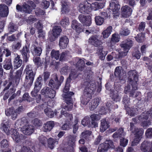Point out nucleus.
I'll return each instance as SVG.
<instances>
[{
  "instance_id": "obj_1",
  "label": "nucleus",
  "mask_w": 152,
  "mask_h": 152,
  "mask_svg": "<svg viewBox=\"0 0 152 152\" xmlns=\"http://www.w3.org/2000/svg\"><path fill=\"white\" fill-rule=\"evenodd\" d=\"M74 94V93L73 92H70L67 94L63 95V97L64 98L65 102L62 104L61 107L62 109L61 112V115L58 116L59 118L62 117V115H64L70 121L72 120V115L68 113L66 111L63 110V109L69 111L71 110L73 105L71 96Z\"/></svg>"
},
{
  "instance_id": "obj_2",
  "label": "nucleus",
  "mask_w": 152,
  "mask_h": 152,
  "mask_svg": "<svg viewBox=\"0 0 152 152\" xmlns=\"http://www.w3.org/2000/svg\"><path fill=\"white\" fill-rule=\"evenodd\" d=\"M1 129L3 130L7 135L11 134L12 138L16 142L23 138L22 134H20L16 129H13L9 130V121L8 120L3 121L1 125Z\"/></svg>"
},
{
  "instance_id": "obj_3",
  "label": "nucleus",
  "mask_w": 152,
  "mask_h": 152,
  "mask_svg": "<svg viewBox=\"0 0 152 152\" xmlns=\"http://www.w3.org/2000/svg\"><path fill=\"white\" fill-rule=\"evenodd\" d=\"M88 87H86L84 91L83 95L81 98V103L86 105L90 100L92 95L93 94L96 89V86L93 83H89Z\"/></svg>"
},
{
  "instance_id": "obj_4",
  "label": "nucleus",
  "mask_w": 152,
  "mask_h": 152,
  "mask_svg": "<svg viewBox=\"0 0 152 152\" xmlns=\"http://www.w3.org/2000/svg\"><path fill=\"white\" fill-rule=\"evenodd\" d=\"M32 68L31 65H28L26 66L24 71L26 76L24 85L27 88H29L31 86L34 79L35 74Z\"/></svg>"
},
{
  "instance_id": "obj_5",
  "label": "nucleus",
  "mask_w": 152,
  "mask_h": 152,
  "mask_svg": "<svg viewBox=\"0 0 152 152\" xmlns=\"http://www.w3.org/2000/svg\"><path fill=\"white\" fill-rule=\"evenodd\" d=\"M129 74L130 75V79L131 82L132 80H134V83L132 84V91L129 93V96L135 98L141 94L140 92L135 91L137 89V82L138 80V76L136 71L135 70L130 71L129 72Z\"/></svg>"
},
{
  "instance_id": "obj_6",
  "label": "nucleus",
  "mask_w": 152,
  "mask_h": 152,
  "mask_svg": "<svg viewBox=\"0 0 152 152\" xmlns=\"http://www.w3.org/2000/svg\"><path fill=\"white\" fill-rule=\"evenodd\" d=\"M130 130L132 132L134 133L135 135L132 144L133 146H134L140 142L144 133V130L142 129H138L135 127L134 124L132 122L130 123Z\"/></svg>"
},
{
  "instance_id": "obj_7",
  "label": "nucleus",
  "mask_w": 152,
  "mask_h": 152,
  "mask_svg": "<svg viewBox=\"0 0 152 152\" xmlns=\"http://www.w3.org/2000/svg\"><path fill=\"white\" fill-rule=\"evenodd\" d=\"M120 45L124 51L119 52L118 56L115 57L117 58H120L127 55L129 50L132 46V41L130 39H127L122 42Z\"/></svg>"
},
{
  "instance_id": "obj_8",
  "label": "nucleus",
  "mask_w": 152,
  "mask_h": 152,
  "mask_svg": "<svg viewBox=\"0 0 152 152\" xmlns=\"http://www.w3.org/2000/svg\"><path fill=\"white\" fill-rule=\"evenodd\" d=\"M150 117L152 118V110L151 109L143 112L139 117L138 119L141 122L143 127H147L151 125V121L148 120Z\"/></svg>"
},
{
  "instance_id": "obj_9",
  "label": "nucleus",
  "mask_w": 152,
  "mask_h": 152,
  "mask_svg": "<svg viewBox=\"0 0 152 152\" xmlns=\"http://www.w3.org/2000/svg\"><path fill=\"white\" fill-rule=\"evenodd\" d=\"M42 109H44L45 113L49 118H51L54 116V114L58 116L60 115L59 113L58 112L57 110H55L54 112L52 111L51 109L48 107V103L45 102L42 104L41 106Z\"/></svg>"
},
{
  "instance_id": "obj_10",
  "label": "nucleus",
  "mask_w": 152,
  "mask_h": 152,
  "mask_svg": "<svg viewBox=\"0 0 152 152\" xmlns=\"http://www.w3.org/2000/svg\"><path fill=\"white\" fill-rule=\"evenodd\" d=\"M110 9L112 10L113 16L115 18L118 17L119 15V10L120 7L119 2L116 0H113L110 3Z\"/></svg>"
},
{
  "instance_id": "obj_11",
  "label": "nucleus",
  "mask_w": 152,
  "mask_h": 152,
  "mask_svg": "<svg viewBox=\"0 0 152 152\" xmlns=\"http://www.w3.org/2000/svg\"><path fill=\"white\" fill-rule=\"evenodd\" d=\"M42 78L41 77H39L37 78L35 84V87L33 90L31 92V95L33 97L37 96L39 94L38 93L39 92L42 86L41 83Z\"/></svg>"
},
{
  "instance_id": "obj_12",
  "label": "nucleus",
  "mask_w": 152,
  "mask_h": 152,
  "mask_svg": "<svg viewBox=\"0 0 152 152\" xmlns=\"http://www.w3.org/2000/svg\"><path fill=\"white\" fill-rule=\"evenodd\" d=\"M41 94L46 97L53 98L56 94L54 90L48 87H44L41 91Z\"/></svg>"
},
{
  "instance_id": "obj_13",
  "label": "nucleus",
  "mask_w": 152,
  "mask_h": 152,
  "mask_svg": "<svg viewBox=\"0 0 152 152\" xmlns=\"http://www.w3.org/2000/svg\"><path fill=\"white\" fill-rule=\"evenodd\" d=\"M91 4L86 1L81 3L79 6V11L82 13H88L91 10Z\"/></svg>"
},
{
  "instance_id": "obj_14",
  "label": "nucleus",
  "mask_w": 152,
  "mask_h": 152,
  "mask_svg": "<svg viewBox=\"0 0 152 152\" xmlns=\"http://www.w3.org/2000/svg\"><path fill=\"white\" fill-rule=\"evenodd\" d=\"M140 149L143 152H152V141L151 144L148 141H143L141 145Z\"/></svg>"
},
{
  "instance_id": "obj_15",
  "label": "nucleus",
  "mask_w": 152,
  "mask_h": 152,
  "mask_svg": "<svg viewBox=\"0 0 152 152\" xmlns=\"http://www.w3.org/2000/svg\"><path fill=\"white\" fill-rule=\"evenodd\" d=\"M61 31L62 30L60 26H55L54 27L53 29V36L52 37L51 35L49 36L50 41L52 42L55 40L56 38L60 34Z\"/></svg>"
},
{
  "instance_id": "obj_16",
  "label": "nucleus",
  "mask_w": 152,
  "mask_h": 152,
  "mask_svg": "<svg viewBox=\"0 0 152 152\" xmlns=\"http://www.w3.org/2000/svg\"><path fill=\"white\" fill-rule=\"evenodd\" d=\"M21 130L24 134L26 135H30L34 132V128L31 125H27L23 126Z\"/></svg>"
},
{
  "instance_id": "obj_17",
  "label": "nucleus",
  "mask_w": 152,
  "mask_h": 152,
  "mask_svg": "<svg viewBox=\"0 0 152 152\" xmlns=\"http://www.w3.org/2000/svg\"><path fill=\"white\" fill-rule=\"evenodd\" d=\"M121 13L123 17H127L131 15L132 12V9L129 6L125 5L121 8Z\"/></svg>"
},
{
  "instance_id": "obj_18",
  "label": "nucleus",
  "mask_w": 152,
  "mask_h": 152,
  "mask_svg": "<svg viewBox=\"0 0 152 152\" xmlns=\"http://www.w3.org/2000/svg\"><path fill=\"white\" fill-rule=\"evenodd\" d=\"M20 52L22 55L23 59V61L26 62L28 61V55L30 53L29 48L25 45L20 50Z\"/></svg>"
},
{
  "instance_id": "obj_19",
  "label": "nucleus",
  "mask_w": 152,
  "mask_h": 152,
  "mask_svg": "<svg viewBox=\"0 0 152 152\" xmlns=\"http://www.w3.org/2000/svg\"><path fill=\"white\" fill-rule=\"evenodd\" d=\"M111 105L110 102H107L105 106L102 107L100 108L98 115H104L109 112L111 110Z\"/></svg>"
},
{
  "instance_id": "obj_20",
  "label": "nucleus",
  "mask_w": 152,
  "mask_h": 152,
  "mask_svg": "<svg viewBox=\"0 0 152 152\" xmlns=\"http://www.w3.org/2000/svg\"><path fill=\"white\" fill-rule=\"evenodd\" d=\"M76 137V136L73 135H70L68 137L69 140V145H70V150L69 149L67 152H74V147L75 145Z\"/></svg>"
},
{
  "instance_id": "obj_21",
  "label": "nucleus",
  "mask_w": 152,
  "mask_h": 152,
  "mask_svg": "<svg viewBox=\"0 0 152 152\" xmlns=\"http://www.w3.org/2000/svg\"><path fill=\"white\" fill-rule=\"evenodd\" d=\"M68 42L69 39L66 36H62L59 40V45L60 48L62 49L65 48L67 47Z\"/></svg>"
},
{
  "instance_id": "obj_22",
  "label": "nucleus",
  "mask_w": 152,
  "mask_h": 152,
  "mask_svg": "<svg viewBox=\"0 0 152 152\" xmlns=\"http://www.w3.org/2000/svg\"><path fill=\"white\" fill-rule=\"evenodd\" d=\"M54 125V122L53 121H48L43 124L42 130L44 132H49L53 129Z\"/></svg>"
},
{
  "instance_id": "obj_23",
  "label": "nucleus",
  "mask_w": 152,
  "mask_h": 152,
  "mask_svg": "<svg viewBox=\"0 0 152 152\" xmlns=\"http://www.w3.org/2000/svg\"><path fill=\"white\" fill-rule=\"evenodd\" d=\"M9 14L8 7L4 4L0 5V15L2 17L7 16Z\"/></svg>"
},
{
  "instance_id": "obj_24",
  "label": "nucleus",
  "mask_w": 152,
  "mask_h": 152,
  "mask_svg": "<svg viewBox=\"0 0 152 152\" xmlns=\"http://www.w3.org/2000/svg\"><path fill=\"white\" fill-rule=\"evenodd\" d=\"M74 63L76 64V66L81 70H82L85 65V62L83 59L76 57L74 58Z\"/></svg>"
},
{
  "instance_id": "obj_25",
  "label": "nucleus",
  "mask_w": 152,
  "mask_h": 152,
  "mask_svg": "<svg viewBox=\"0 0 152 152\" xmlns=\"http://www.w3.org/2000/svg\"><path fill=\"white\" fill-rule=\"evenodd\" d=\"M5 114L7 116H11V118L15 120L17 118V114L14 110L13 108L11 107L5 110Z\"/></svg>"
},
{
  "instance_id": "obj_26",
  "label": "nucleus",
  "mask_w": 152,
  "mask_h": 152,
  "mask_svg": "<svg viewBox=\"0 0 152 152\" xmlns=\"http://www.w3.org/2000/svg\"><path fill=\"white\" fill-rule=\"evenodd\" d=\"M90 117L91 119V127H97L98 124L96 121L100 119V115L98 114H93Z\"/></svg>"
},
{
  "instance_id": "obj_27",
  "label": "nucleus",
  "mask_w": 152,
  "mask_h": 152,
  "mask_svg": "<svg viewBox=\"0 0 152 152\" xmlns=\"http://www.w3.org/2000/svg\"><path fill=\"white\" fill-rule=\"evenodd\" d=\"M110 96L113 101L117 102L120 100V97L119 96L118 91L117 90H110Z\"/></svg>"
},
{
  "instance_id": "obj_28",
  "label": "nucleus",
  "mask_w": 152,
  "mask_h": 152,
  "mask_svg": "<svg viewBox=\"0 0 152 152\" xmlns=\"http://www.w3.org/2000/svg\"><path fill=\"white\" fill-rule=\"evenodd\" d=\"M109 123L105 119H103L101 121V125L100 129L101 132H103L109 127Z\"/></svg>"
},
{
  "instance_id": "obj_29",
  "label": "nucleus",
  "mask_w": 152,
  "mask_h": 152,
  "mask_svg": "<svg viewBox=\"0 0 152 152\" xmlns=\"http://www.w3.org/2000/svg\"><path fill=\"white\" fill-rule=\"evenodd\" d=\"M3 67L6 70H9L12 69V66L11 59L7 58L4 61L3 63Z\"/></svg>"
},
{
  "instance_id": "obj_30",
  "label": "nucleus",
  "mask_w": 152,
  "mask_h": 152,
  "mask_svg": "<svg viewBox=\"0 0 152 152\" xmlns=\"http://www.w3.org/2000/svg\"><path fill=\"white\" fill-rule=\"evenodd\" d=\"M112 26H109L103 30L102 34L104 38L106 39L109 37L112 32Z\"/></svg>"
},
{
  "instance_id": "obj_31",
  "label": "nucleus",
  "mask_w": 152,
  "mask_h": 152,
  "mask_svg": "<svg viewBox=\"0 0 152 152\" xmlns=\"http://www.w3.org/2000/svg\"><path fill=\"white\" fill-rule=\"evenodd\" d=\"M58 139L50 138L48 140V147L51 149H53L56 145L58 144Z\"/></svg>"
},
{
  "instance_id": "obj_32",
  "label": "nucleus",
  "mask_w": 152,
  "mask_h": 152,
  "mask_svg": "<svg viewBox=\"0 0 152 152\" xmlns=\"http://www.w3.org/2000/svg\"><path fill=\"white\" fill-rule=\"evenodd\" d=\"M99 98H96L89 103V107L91 110H93L99 104Z\"/></svg>"
},
{
  "instance_id": "obj_33",
  "label": "nucleus",
  "mask_w": 152,
  "mask_h": 152,
  "mask_svg": "<svg viewBox=\"0 0 152 152\" xmlns=\"http://www.w3.org/2000/svg\"><path fill=\"white\" fill-rule=\"evenodd\" d=\"M22 61L20 59V56L17 55V56L15 58L14 61V68L17 69L20 67L22 64Z\"/></svg>"
},
{
  "instance_id": "obj_34",
  "label": "nucleus",
  "mask_w": 152,
  "mask_h": 152,
  "mask_svg": "<svg viewBox=\"0 0 152 152\" xmlns=\"http://www.w3.org/2000/svg\"><path fill=\"white\" fill-rule=\"evenodd\" d=\"M88 42L95 46H97L100 44V41L98 39L96 36H92L89 39Z\"/></svg>"
},
{
  "instance_id": "obj_35",
  "label": "nucleus",
  "mask_w": 152,
  "mask_h": 152,
  "mask_svg": "<svg viewBox=\"0 0 152 152\" xmlns=\"http://www.w3.org/2000/svg\"><path fill=\"white\" fill-rule=\"evenodd\" d=\"M48 85L52 88L55 89H58L60 86V84L55 81L53 79V76L52 78L50 80Z\"/></svg>"
},
{
  "instance_id": "obj_36",
  "label": "nucleus",
  "mask_w": 152,
  "mask_h": 152,
  "mask_svg": "<svg viewBox=\"0 0 152 152\" xmlns=\"http://www.w3.org/2000/svg\"><path fill=\"white\" fill-rule=\"evenodd\" d=\"M129 77L128 81L129 82V84H130L128 85L125 88L124 92L125 94H127L129 92L130 93L132 91V84H133L134 83V80H132V81L131 82V80L130 79V75L129 74ZM132 80H133V78Z\"/></svg>"
},
{
  "instance_id": "obj_37",
  "label": "nucleus",
  "mask_w": 152,
  "mask_h": 152,
  "mask_svg": "<svg viewBox=\"0 0 152 152\" xmlns=\"http://www.w3.org/2000/svg\"><path fill=\"white\" fill-rule=\"evenodd\" d=\"M119 41V38L118 35L116 34H113L112 35L111 40L110 43L108 42V45L112 47L115 43L118 42Z\"/></svg>"
},
{
  "instance_id": "obj_38",
  "label": "nucleus",
  "mask_w": 152,
  "mask_h": 152,
  "mask_svg": "<svg viewBox=\"0 0 152 152\" xmlns=\"http://www.w3.org/2000/svg\"><path fill=\"white\" fill-rule=\"evenodd\" d=\"M28 122L27 120L25 118H22L21 119L17 120L15 124V125L16 127H18L19 126L27 125Z\"/></svg>"
},
{
  "instance_id": "obj_39",
  "label": "nucleus",
  "mask_w": 152,
  "mask_h": 152,
  "mask_svg": "<svg viewBox=\"0 0 152 152\" xmlns=\"http://www.w3.org/2000/svg\"><path fill=\"white\" fill-rule=\"evenodd\" d=\"M103 144L107 150L110 148H115L113 142L111 140H106Z\"/></svg>"
},
{
  "instance_id": "obj_40",
  "label": "nucleus",
  "mask_w": 152,
  "mask_h": 152,
  "mask_svg": "<svg viewBox=\"0 0 152 152\" xmlns=\"http://www.w3.org/2000/svg\"><path fill=\"white\" fill-rule=\"evenodd\" d=\"M32 124L33 125L34 127L37 128L42 126V123L41 121L37 118L34 119L32 122Z\"/></svg>"
},
{
  "instance_id": "obj_41",
  "label": "nucleus",
  "mask_w": 152,
  "mask_h": 152,
  "mask_svg": "<svg viewBox=\"0 0 152 152\" xmlns=\"http://www.w3.org/2000/svg\"><path fill=\"white\" fill-rule=\"evenodd\" d=\"M22 10L24 12L28 14L30 13L32 11L31 7L25 3L23 4Z\"/></svg>"
},
{
  "instance_id": "obj_42",
  "label": "nucleus",
  "mask_w": 152,
  "mask_h": 152,
  "mask_svg": "<svg viewBox=\"0 0 152 152\" xmlns=\"http://www.w3.org/2000/svg\"><path fill=\"white\" fill-rule=\"evenodd\" d=\"M78 18L80 21L82 23H85L86 24V23L84 22V20L86 19H88V22H90V16H85L83 15H80L78 16Z\"/></svg>"
},
{
  "instance_id": "obj_43",
  "label": "nucleus",
  "mask_w": 152,
  "mask_h": 152,
  "mask_svg": "<svg viewBox=\"0 0 152 152\" xmlns=\"http://www.w3.org/2000/svg\"><path fill=\"white\" fill-rule=\"evenodd\" d=\"M70 82H71L70 81L69 79L67 78L66 80L65 87L63 90L64 92V93H65V94H63L62 95V96L63 95L67 94V93H68L70 92H68L69 89V85Z\"/></svg>"
},
{
  "instance_id": "obj_44",
  "label": "nucleus",
  "mask_w": 152,
  "mask_h": 152,
  "mask_svg": "<svg viewBox=\"0 0 152 152\" xmlns=\"http://www.w3.org/2000/svg\"><path fill=\"white\" fill-rule=\"evenodd\" d=\"M70 71V68L66 65H65L60 70L61 74L66 75L68 74Z\"/></svg>"
},
{
  "instance_id": "obj_45",
  "label": "nucleus",
  "mask_w": 152,
  "mask_h": 152,
  "mask_svg": "<svg viewBox=\"0 0 152 152\" xmlns=\"http://www.w3.org/2000/svg\"><path fill=\"white\" fill-rule=\"evenodd\" d=\"M59 52L58 50H53L51 52V55L52 58H54L56 60H58L59 58Z\"/></svg>"
},
{
  "instance_id": "obj_46",
  "label": "nucleus",
  "mask_w": 152,
  "mask_h": 152,
  "mask_svg": "<svg viewBox=\"0 0 152 152\" xmlns=\"http://www.w3.org/2000/svg\"><path fill=\"white\" fill-rule=\"evenodd\" d=\"M122 68L120 66L117 67L115 70V77H118L120 80V75L121 74Z\"/></svg>"
},
{
  "instance_id": "obj_47",
  "label": "nucleus",
  "mask_w": 152,
  "mask_h": 152,
  "mask_svg": "<svg viewBox=\"0 0 152 152\" xmlns=\"http://www.w3.org/2000/svg\"><path fill=\"white\" fill-rule=\"evenodd\" d=\"M69 19L68 18H65L61 21L60 23L63 27H65L68 26L69 24Z\"/></svg>"
},
{
  "instance_id": "obj_48",
  "label": "nucleus",
  "mask_w": 152,
  "mask_h": 152,
  "mask_svg": "<svg viewBox=\"0 0 152 152\" xmlns=\"http://www.w3.org/2000/svg\"><path fill=\"white\" fill-rule=\"evenodd\" d=\"M144 35L142 33L139 34L135 37L136 40L139 42H142L144 39Z\"/></svg>"
},
{
  "instance_id": "obj_49",
  "label": "nucleus",
  "mask_w": 152,
  "mask_h": 152,
  "mask_svg": "<svg viewBox=\"0 0 152 152\" xmlns=\"http://www.w3.org/2000/svg\"><path fill=\"white\" fill-rule=\"evenodd\" d=\"M95 20L96 24L98 25H101L104 22L103 18L100 16L96 17Z\"/></svg>"
},
{
  "instance_id": "obj_50",
  "label": "nucleus",
  "mask_w": 152,
  "mask_h": 152,
  "mask_svg": "<svg viewBox=\"0 0 152 152\" xmlns=\"http://www.w3.org/2000/svg\"><path fill=\"white\" fill-rule=\"evenodd\" d=\"M91 134V131L86 130L82 132L80 135L81 137L82 138L87 139Z\"/></svg>"
},
{
  "instance_id": "obj_51",
  "label": "nucleus",
  "mask_w": 152,
  "mask_h": 152,
  "mask_svg": "<svg viewBox=\"0 0 152 152\" xmlns=\"http://www.w3.org/2000/svg\"><path fill=\"white\" fill-rule=\"evenodd\" d=\"M130 33V31L126 28H121L120 31V34L124 36L128 35Z\"/></svg>"
},
{
  "instance_id": "obj_52",
  "label": "nucleus",
  "mask_w": 152,
  "mask_h": 152,
  "mask_svg": "<svg viewBox=\"0 0 152 152\" xmlns=\"http://www.w3.org/2000/svg\"><path fill=\"white\" fill-rule=\"evenodd\" d=\"M77 76V72L74 70H72L71 73L70 74L68 78H69L70 81L71 82V80L72 79H74L76 78Z\"/></svg>"
},
{
  "instance_id": "obj_53",
  "label": "nucleus",
  "mask_w": 152,
  "mask_h": 152,
  "mask_svg": "<svg viewBox=\"0 0 152 152\" xmlns=\"http://www.w3.org/2000/svg\"><path fill=\"white\" fill-rule=\"evenodd\" d=\"M53 79L55 81H56L57 82H58V83H60L61 85V83L63 82L64 80V77L62 76H61L60 77L59 80H58L56 74H53Z\"/></svg>"
},
{
  "instance_id": "obj_54",
  "label": "nucleus",
  "mask_w": 152,
  "mask_h": 152,
  "mask_svg": "<svg viewBox=\"0 0 152 152\" xmlns=\"http://www.w3.org/2000/svg\"><path fill=\"white\" fill-rule=\"evenodd\" d=\"M21 42L14 43L12 46V48L15 50H18L21 46Z\"/></svg>"
},
{
  "instance_id": "obj_55",
  "label": "nucleus",
  "mask_w": 152,
  "mask_h": 152,
  "mask_svg": "<svg viewBox=\"0 0 152 152\" xmlns=\"http://www.w3.org/2000/svg\"><path fill=\"white\" fill-rule=\"evenodd\" d=\"M2 148H7L8 147L9 142L8 141L5 139L3 140L1 142Z\"/></svg>"
},
{
  "instance_id": "obj_56",
  "label": "nucleus",
  "mask_w": 152,
  "mask_h": 152,
  "mask_svg": "<svg viewBox=\"0 0 152 152\" xmlns=\"http://www.w3.org/2000/svg\"><path fill=\"white\" fill-rule=\"evenodd\" d=\"M17 28V26L14 24L10 23L9 24L8 30L10 32L15 31L16 30Z\"/></svg>"
},
{
  "instance_id": "obj_57",
  "label": "nucleus",
  "mask_w": 152,
  "mask_h": 152,
  "mask_svg": "<svg viewBox=\"0 0 152 152\" xmlns=\"http://www.w3.org/2000/svg\"><path fill=\"white\" fill-rule=\"evenodd\" d=\"M42 49L41 47H35L34 48V51L36 55L37 56H40L42 53Z\"/></svg>"
},
{
  "instance_id": "obj_58",
  "label": "nucleus",
  "mask_w": 152,
  "mask_h": 152,
  "mask_svg": "<svg viewBox=\"0 0 152 152\" xmlns=\"http://www.w3.org/2000/svg\"><path fill=\"white\" fill-rule=\"evenodd\" d=\"M108 150L106 147L104 146V145L103 143L101 144L99 146V148L97 150L98 152H105Z\"/></svg>"
},
{
  "instance_id": "obj_59",
  "label": "nucleus",
  "mask_w": 152,
  "mask_h": 152,
  "mask_svg": "<svg viewBox=\"0 0 152 152\" xmlns=\"http://www.w3.org/2000/svg\"><path fill=\"white\" fill-rule=\"evenodd\" d=\"M39 140L40 143L42 145H45L47 140V138L43 136H41L39 138Z\"/></svg>"
},
{
  "instance_id": "obj_60",
  "label": "nucleus",
  "mask_w": 152,
  "mask_h": 152,
  "mask_svg": "<svg viewBox=\"0 0 152 152\" xmlns=\"http://www.w3.org/2000/svg\"><path fill=\"white\" fill-rule=\"evenodd\" d=\"M69 54V52L68 51H66L65 52H62L60 56V60L62 61L64 60L65 58H66Z\"/></svg>"
},
{
  "instance_id": "obj_61",
  "label": "nucleus",
  "mask_w": 152,
  "mask_h": 152,
  "mask_svg": "<svg viewBox=\"0 0 152 152\" xmlns=\"http://www.w3.org/2000/svg\"><path fill=\"white\" fill-rule=\"evenodd\" d=\"M23 70V69L21 68L16 72L15 76L16 78L18 79H20L22 74Z\"/></svg>"
},
{
  "instance_id": "obj_62",
  "label": "nucleus",
  "mask_w": 152,
  "mask_h": 152,
  "mask_svg": "<svg viewBox=\"0 0 152 152\" xmlns=\"http://www.w3.org/2000/svg\"><path fill=\"white\" fill-rule=\"evenodd\" d=\"M36 20V18L32 16H30L26 19V21L29 24H32L33 22Z\"/></svg>"
},
{
  "instance_id": "obj_63",
  "label": "nucleus",
  "mask_w": 152,
  "mask_h": 152,
  "mask_svg": "<svg viewBox=\"0 0 152 152\" xmlns=\"http://www.w3.org/2000/svg\"><path fill=\"white\" fill-rule=\"evenodd\" d=\"M33 61L36 65L39 66L41 65L42 64L40 62V58L39 57L36 56L34 57Z\"/></svg>"
},
{
  "instance_id": "obj_64",
  "label": "nucleus",
  "mask_w": 152,
  "mask_h": 152,
  "mask_svg": "<svg viewBox=\"0 0 152 152\" xmlns=\"http://www.w3.org/2000/svg\"><path fill=\"white\" fill-rule=\"evenodd\" d=\"M145 134L147 137L151 138L152 137V128L148 129L146 131Z\"/></svg>"
}]
</instances>
